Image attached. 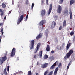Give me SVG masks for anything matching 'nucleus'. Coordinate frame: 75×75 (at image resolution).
Segmentation results:
<instances>
[{
  "label": "nucleus",
  "mask_w": 75,
  "mask_h": 75,
  "mask_svg": "<svg viewBox=\"0 0 75 75\" xmlns=\"http://www.w3.org/2000/svg\"><path fill=\"white\" fill-rule=\"evenodd\" d=\"M74 34V32H71L70 33V35H72Z\"/></svg>",
  "instance_id": "37998d69"
},
{
  "label": "nucleus",
  "mask_w": 75,
  "mask_h": 75,
  "mask_svg": "<svg viewBox=\"0 0 75 75\" xmlns=\"http://www.w3.org/2000/svg\"><path fill=\"white\" fill-rule=\"evenodd\" d=\"M42 34H43L42 33H40V34H39V35L36 37V40H39L40 38H41V37H42Z\"/></svg>",
  "instance_id": "1a4fd4ad"
},
{
  "label": "nucleus",
  "mask_w": 75,
  "mask_h": 75,
  "mask_svg": "<svg viewBox=\"0 0 75 75\" xmlns=\"http://www.w3.org/2000/svg\"><path fill=\"white\" fill-rule=\"evenodd\" d=\"M74 40L75 41V36L74 37Z\"/></svg>",
  "instance_id": "0e129e2a"
},
{
  "label": "nucleus",
  "mask_w": 75,
  "mask_h": 75,
  "mask_svg": "<svg viewBox=\"0 0 75 75\" xmlns=\"http://www.w3.org/2000/svg\"><path fill=\"white\" fill-rule=\"evenodd\" d=\"M62 66V64H61V63H60L58 65V67L59 68H60Z\"/></svg>",
  "instance_id": "58836bf2"
},
{
  "label": "nucleus",
  "mask_w": 75,
  "mask_h": 75,
  "mask_svg": "<svg viewBox=\"0 0 75 75\" xmlns=\"http://www.w3.org/2000/svg\"><path fill=\"white\" fill-rule=\"evenodd\" d=\"M62 28V26H60V27L59 28V30H61V29Z\"/></svg>",
  "instance_id": "de8ad7c7"
},
{
  "label": "nucleus",
  "mask_w": 75,
  "mask_h": 75,
  "mask_svg": "<svg viewBox=\"0 0 75 75\" xmlns=\"http://www.w3.org/2000/svg\"><path fill=\"white\" fill-rule=\"evenodd\" d=\"M71 54H70L69 53H67V58H69L71 56Z\"/></svg>",
  "instance_id": "f704fd0d"
},
{
  "label": "nucleus",
  "mask_w": 75,
  "mask_h": 75,
  "mask_svg": "<svg viewBox=\"0 0 75 75\" xmlns=\"http://www.w3.org/2000/svg\"><path fill=\"white\" fill-rule=\"evenodd\" d=\"M48 72H49V71L48 70H47V71H45V73H44V75H47V74H48Z\"/></svg>",
  "instance_id": "473e14b6"
},
{
  "label": "nucleus",
  "mask_w": 75,
  "mask_h": 75,
  "mask_svg": "<svg viewBox=\"0 0 75 75\" xmlns=\"http://www.w3.org/2000/svg\"><path fill=\"white\" fill-rule=\"evenodd\" d=\"M41 46V43H39L38 44L37 46L36 47V48H38V49H39V48H40V47Z\"/></svg>",
  "instance_id": "412c9836"
},
{
  "label": "nucleus",
  "mask_w": 75,
  "mask_h": 75,
  "mask_svg": "<svg viewBox=\"0 0 75 75\" xmlns=\"http://www.w3.org/2000/svg\"><path fill=\"white\" fill-rule=\"evenodd\" d=\"M40 64V62H38L37 63V65H39Z\"/></svg>",
  "instance_id": "bf43d9fd"
},
{
  "label": "nucleus",
  "mask_w": 75,
  "mask_h": 75,
  "mask_svg": "<svg viewBox=\"0 0 75 75\" xmlns=\"http://www.w3.org/2000/svg\"><path fill=\"white\" fill-rule=\"evenodd\" d=\"M9 68H10L9 66H7V71H9Z\"/></svg>",
  "instance_id": "79ce46f5"
},
{
  "label": "nucleus",
  "mask_w": 75,
  "mask_h": 75,
  "mask_svg": "<svg viewBox=\"0 0 75 75\" xmlns=\"http://www.w3.org/2000/svg\"><path fill=\"white\" fill-rule=\"evenodd\" d=\"M70 63H71V62H70V63L68 65L67 67V69H69V66H70V65H71Z\"/></svg>",
  "instance_id": "2f4dec72"
},
{
  "label": "nucleus",
  "mask_w": 75,
  "mask_h": 75,
  "mask_svg": "<svg viewBox=\"0 0 75 75\" xmlns=\"http://www.w3.org/2000/svg\"><path fill=\"white\" fill-rule=\"evenodd\" d=\"M34 42H35V41H34V40H31V42H30V50H32V49H33V48L34 47Z\"/></svg>",
  "instance_id": "39448f33"
},
{
  "label": "nucleus",
  "mask_w": 75,
  "mask_h": 75,
  "mask_svg": "<svg viewBox=\"0 0 75 75\" xmlns=\"http://www.w3.org/2000/svg\"><path fill=\"white\" fill-rule=\"evenodd\" d=\"M54 58L53 56H52L50 57V59L51 60V61H52V60H54Z\"/></svg>",
  "instance_id": "393cba45"
},
{
  "label": "nucleus",
  "mask_w": 75,
  "mask_h": 75,
  "mask_svg": "<svg viewBox=\"0 0 75 75\" xmlns=\"http://www.w3.org/2000/svg\"><path fill=\"white\" fill-rule=\"evenodd\" d=\"M40 58H42V51H40V52L38 54Z\"/></svg>",
  "instance_id": "ddd939ff"
},
{
  "label": "nucleus",
  "mask_w": 75,
  "mask_h": 75,
  "mask_svg": "<svg viewBox=\"0 0 75 75\" xmlns=\"http://www.w3.org/2000/svg\"><path fill=\"white\" fill-rule=\"evenodd\" d=\"M7 59V57L6 56H4V57L2 58V60H1V64H3L4 61Z\"/></svg>",
  "instance_id": "f8f14e48"
},
{
  "label": "nucleus",
  "mask_w": 75,
  "mask_h": 75,
  "mask_svg": "<svg viewBox=\"0 0 75 75\" xmlns=\"http://www.w3.org/2000/svg\"><path fill=\"white\" fill-rule=\"evenodd\" d=\"M32 75V73H31V71H28V75Z\"/></svg>",
  "instance_id": "c85d7f7f"
},
{
  "label": "nucleus",
  "mask_w": 75,
  "mask_h": 75,
  "mask_svg": "<svg viewBox=\"0 0 75 75\" xmlns=\"http://www.w3.org/2000/svg\"><path fill=\"white\" fill-rule=\"evenodd\" d=\"M58 67H57L54 70V75H57V72H58Z\"/></svg>",
  "instance_id": "4468645a"
},
{
  "label": "nucleus",
  "mask_w": 75,
  "mask_h": 75,
  "mask_svg": "<svg viewBox=\"0 0 75 75\" xmlns=\"http://www.w3.org/2000/svg\"><path fill=\"white\" fill-rule=\"evenodd\" d=\"M64 1V0H60L59 1V3L60 4H62Z\"/></svg>",
  "instance_id": "4c0bfd02"
},
{
  "label": "nucleus",
  "mask_w": 75,
  "mask_h": 75,
  "mask_svg": "<svg viewBox=\"0 0 75 75\" xmlns=\"http://www.w3.org/2000/svg\"><path fill=\"white\" fill-rule=\"evenodd\" d=\"M0 15H1V17H2V16L4 15V12L2 11V12H1Z\"/></svg>",
  "instance_id": "ea45409f"
},
{
  "label": "nucleus",
  "mask_w": 75,
  "mask_h": 75,
  "mask_svg": "<svg viewBox=\"0 0 75 75\" xmlns=\"http://www.w3.org/2000/svg\"><path fill=\"white\" fill-rule=\"evenodd\" d=\"M17 74H18V73H15L14 74V75H17Z\"/></svg>",
  "instance_id": "69168bd1"
},
{
  "label": "nucleus",
  "mask_w": 75,
  "mask_h": 75,
  "mask_svg": "<svg viewBox=\"0 0 75 75\" xmlns=\"http://www.w3.org/2000/svg\"><path fill=\"white\" fill-rule=\"evenodd\" d=\"M64 14H66V10H65L64 11Z\"/></svg>",
  "instance_id": "5fc2aeb1"
},
{
  "label": "nucleus",
  "mask_w": 75,
  "mask_h": 75,
  "mask_svg": "<svg viewBox=\"0 0 75 75\" xmlns=\"http://www.w3.org/2000/svg\"><path fill=\"white\" fill-rule=\"evenodd\" d=\"M73 50H70V51H69V53L70 54H72V53H73Z\"/></svg>",
  "instance_id": "bb28decb"
},
{
  "label": "nucleus",
  "mask_w": 75,
  "mask_h": 75,
  "mask_svg": "<svg viewBox=\"0 0 75 75\" xmlns=\"http://www.w3.org/2000/svg\"><path fill=\"white\" fill-rule=\"evenodd\" d=\"M3 29H4L3 28H1L0 31L1 33H2V35H3V34H4V32L3 31Z\"/></svg>",
  "instance_id": "cd10ccee"
},
{
  "label": "nucleus",
  "mask_w": 75,
  "mask_h": 75,
  "mask_svg": "<svg viewBox=\"0 0 75 75\" xmlns=\"http://www.w3.org/2000/svg\"><path fill=\"white\" fill-rule=\"evenodd\" d=\"M36 49H35V50L34 51V53L35 54V53H37V51H38V50H39V49H38V48H36Z\"/></svg>",
  "instance_id": "c756f323"
},
{
  "label": "nucleus",
  "mask_w": 75,
  "mask_h": 75,
  "mask_svg": "<svg viewBox=\"0 0 75 75\" xmlns=\"http://www.w3.org/2000/svg\"><path fill=\"white\" fill-rule=\"evenodd\" d=\"M11 13V11H9L8 13V14H10Z\"/></svg>",
  "instance_id": "052dcab7"
},
{
  "label": "nucleus",
  "mask_w": 75,
  "mask_h": 75,
  "mask_svg": "<svg viewBox=\"0 0 75 75\" xmlns=\"http://www.w3.org/2000/svg\"><path fill=\"white\" fill-rule=\"evenodd\" d=\"M36 75H39L38 73H36Z\"/></svg>",
  "instance_id": "338daca9"
},
{
  "label": "nucleus",
  "mask_w": 75,
  "mask_h": 75,
  "mask_svg": "<svg viewBox=\"0 0 75 75\" xmlns=\"http://www.w3.org/2000/svg\"><path fill=\"white\" fill-rule=\"evenodd\" d=\"M24 18V15H21L19 18L18 19V22H17V24H19L21 21L22 20H23V18Z\"/></svg>",
  "instance_id": "f03ea898"
},
{
  "label": "nucleus",
  "mask_w": 75,
  "mask_h": 75,
  "mask_svg": "<svg viewBox=\"0 0 75 75\" xmlns=\"http://www.w3.org/2000/svg\"><path fill=\"white\" fill-rule=\"evenodd\" d=\"M46 3L47 5H48V0H46Z\"/></svg>",
  "instance_id": "09e8293b"
},
{
  "label": "nucleus",
  "mask_w": 75,
  "mask_h": 75,
  "mask_svg": "<svg viewBox=\"0 0 75 75\" xmlns=\"http://www.w3.org/2000/svg\"><path fill=\"white\" fill-rule=\"evenodd\" d=\"M52 4H50V5L49 9L48 11V15L50 14L52 10Z\"/></svg>",
  "instance_id": "423d86ee"
},
{
  "label": "nucleus",
  "mask_w": 75,
  "mask_h": 75,
  "mask_svg": "<svg viewBox=\"0 0 75 75\" xmlns=\"http://www.w3.org/2000/svg\"><path fill=\"white\" fill-rule=\"evenodd\" d=\"M3 11V9H0V12H2Z\"/></svg>",
  "instance_id": "4d7b16f0"
},
{
  "label": "nucleus",
  "mask_w": 75,
  "mask_h": 75,
  "mask_svg": "<svg viewBox=\"0 0 75 75\" xmlns=\"http://www.w3.org/2000/svg\"><path fill=\"white\" fill-rule=\"evenodd\" d=\"M1 37V36H0V43L1 42V39H0Z\"/></svg>",
  "instance_id": "e2e57ef3"
},
{
  "label": "nucleus",
  "mask_w": 75,
  "mask_h": 75,
  "mask_svg": "<svg viewBox=\"0 0 75 75\" xmlns=\"http://www.w3.org/2000/svg\"><path fill=\"white\" fill-rule=\"evenodd\" d=\"M3 25V23H0V26H2Z\"/></svg>",
  "instance_id": "3c124183"
},
{
  "label": "nucleus",
  "mask_w": 75,
  "mask_h": 75,
  "mask_svg": "<svg viewBox=\"0 0 75 75\" xmlns=\"http://www.w3.org/2000/svg\"><path fill=\"white\" fill-rule=\"evenodd\" d=\"M46 23V21H45V20H42V21H41L40 23H39V25H42V30H43L44 29V27L43 26V24H44L45 23Z\"/></svg>",
  "instance_id": "20e7f679"
},
{
  "label": "nucleus",
  "mask_w": 75,
  "mask_h": 75,
  "mask_svg": "<svg viewBox=\"0 0 75 75\" xmlns=\"http://www.w3.org/2000/svg\"><path fill=\"white\" fill-rule=\"evenodd\" d=\"M74 3H75V0H71L70 1V5H72Z\"/></svg>",
  "instance_id": "a211bd4d"
},
{
  "label": "nucleus",
  "mask_w": 75,
  "mask_h": 75,
  "mask_svg": "<svg viewBox=\"0 0 75 75\" xmlns=\"http://www.w3.org/2000/svg\"><path fill=\"white\" fill-rule=\"evenodd\" d=\"M55 65L54 64L50 67V69H53L55 68Z\"/></svg>",
  "instance_id": "aec40b11"
},
{
  "label": "nucleus",
  "mask_w": 75,
  "mask_h": 75,
  "mask_svg": "<svg viewBox=\"0 0 75 75\" xmlns=\"http://www.w3.org/2000/svg\"><path fill=\"white\" fill-rule=\"evenodd\" d=\"M4 19H5V20H6V16H5Z\"/></svg>",
  "instance_id": "680f3d73"
},
{
  "label": "nucleus",
  "mask_w": 75,
  "mask_h": 75,
  "mask_svg": "<svg viewBox=\"0 0 75 75\" xmlns=\"http://www.w3.org/2000/svg\"><path fill=\"white\" fill-rule=\"evenodd\" d=\"M40 13L42 16V17H43V16H45V14H46V11H45V10L43 9V10H42L40 11Z\"/></svg>",
  "instance_id": "0eeeda50"
},
{
  "label": "nucleus",
  "mask_w": 75,
  "mask_h": 75,
  "mask_svg": "<svg viewBox=\"0 0 75 75\" xmlns=\"http://www.w3.org/2000/svg\"><path fill=\"white\" fill-rule=\"evenodd\" d=\"M16 49L15 48L13 47L12 50L11 52V57H14L16 54Z\"/></svg>",
  "instance_id": "7ed1b4c3"
},
{
  "label": "nucleus",
  "mask_w": 75,
  "mask_h": 75,
  "mask_svg": "<svg viewBox=\"0 0 75 75\" xmlns=\"http://www.w3.org/2000/svg\"><path fill=\"white\" fill-rule=\"evenodd\" d=\"M55 25H56V23L55 22H53L50 27L51 28V29H53V28L55 27Z\"/></svg>",
  "instance_id": "9b49d317"
},
{
  "label": "nucleus",
  "mask_w": 75,
  "mask_h": 75,
  "mask_svg": "<svg viewBox=\"0 0 75 75\" xmlns=\"http://www.w3.org/2000/svg\"><path fill=\"white\" fill-rule=\"evenodd\" d=\"M4 75H7L8 74V73L6 71V68H5L4 71Z\"/></svg>",
  "instance_id": "6ab92c4d"
},
{
  "label": "nucleus",
  "mask_w": 75,
  "mask_h": 75,
  "mask_svg": "<svg viewBox=\"0 0 75 75\" xmlns=\"http://www.w3.org/2000/svg\"><path fill=\"white\" fill-rule=\"evenodd\" d=\"M44 57L45 59H47V58H48V55L47 54H45L44 56Z\"/></svg>",
  "instance_id": "a878e982"
},
{
  "label": "nucleus",
  "mask_w": 75,
  "mask_h": 75,
  "mask_svg": "<svg viewBox=\"0 0 75 75\" xmlns=\"http://www.w3.org/2000/svg\"><path fill=\"white\" fill-rule=\"evenodd\" d=\"M64 59H66V56H65L64 57Z\"/></svg>",
  "instance_id": "774afa93"
},
{
  "label": "nucleus",
  "mask_w": 75,
  "mask_h": 75,
  "mask_svg": "<svg viewBox=\"0 0 75 75\" xmlns=\"http://www.w3.org/2000/svg\"><path fill=\"white\" fill-rule=\"evenodd\" d=\"M46 50L47 51H48L49 52H50V45H47Z\"/></svg>",
  "instance_id": "2eb2a0df"
},
{
  "label": "nucleus",
  "mask_w": 75,
  "mask_h": 75,
  "mask_svg": "<svg viewBox=\"0 0 75 75\" xmlns=\"http://www.w3.org/2000/svg\"><path fill=\"white\" fill-rule=\"evenodd\" d=\"M2 8H6V4H4V2L2 3Z\"/></svg>",
  "instance_id": "4be33fe9"
},
{
  "label": "nucleus",
  "mask_w": 75,
  "mask_h": 75,
  "mask_svg": "<svg viewBox=\"0 0 75 75\" xmlns=\"http://www.w3.org/2000/svg\"><path fill=\"white\" fill-rule=\"evenodd\" d=\"M66 25V21L64 20L63 22V27H64Z\"/></svg>",
  "instance_id": "5701e85b"
},
{
  "label": "nucleus",
  "mask_w": 75,
  "mask_h": 75,
  "mask_svg": "<svg viewBox=\"0 0 75 75\" xmlns=\"http://www.w3.org/2000/svg\"><path fill=\"white\" fill-rule=\"evenodd\" d=\"M58 7L57 9V11L58 13L60 14V13H61V12H62V6L59 5H58Z\"/></svg>",
  "instance_id": "f257e3e1"
},
{
  "label": "nucleus",
  "mask_w": 75,
  "mask_h": 75,
  "mask_svg": "<svg viewBox=\"0 0 75 75\" xmlns=\"http://www.w3.org/2000/svg\"><path fill=\"white\" fill-rule=\"evenodd\" d=\"M52 74H53V71H52L50 72L49 74H50V75H52Z\"/></svg>",
  "instance_id": "49530a36"
},
{
  "label": "nucleus",
  "mask_w": 75,
  "mask_h": 75,
  "mask_svg": "<svg viewBox=\"0 0 75 75\" xmlns=\"http://www.w3.org/2000/svg\"><path fill=\"white\" fill-rule=\"evenodd\" d=\"M28 0H26V1H25V4L27 5L28 4Z\"/></svg>",
  "instance_id": "a18cd8bd"
},
{
  "label": "nucleus",
  "mask_w": 75,
  "mask_h": 75,
  "mask_svg": "<svg viewBox=\"0 0 75 75\" xmlns=\"http://www.w3.org/2000/svg\"><path fill=\"white\" fill-rule=\"evenodd\" d=\"M70 45H71L70 43H69V44H67V46L66 47L67 51H68V50L69 49V48Z\"/></svg>",
  "instance_id": "f3484780"
},
{
  "label": "nucleus",
  "mask_w": 75,
  "mask_h": 75,
  "mask_svg": "<svg viewBox=\"0 0 75 75\" xmlns=\"http://www.w3.org/2000/svg\"><path fill=\"white\" fill-rule=\"evenodd\" d=\"M38 54H36L34 56V58H35V59L37 58H38Z\"/></svg>",
  "instance_id": "7c9ffc66"
},
{
  "label": "nucleus",
  "mask_w": 75,
  "mask_h": 75,
  "mask_svg": "<svg viewBox=\"0 0 75 75\" xmlns=\"http://www.w3.org/2000/svg\"><path fill=\"white\" fill-rule=\"evenodd\" d=\"M57 48L59 50H61V47L59 46H57Z\"/></svg>",
  "instance_id": "b1692460"
},
{
  "label": "nucleus",
  "mask_w": 75,
  "mask_h": 75,
  "mask_svg": "<svg viewBox=\"0 0 75 75\" xmlns=\"http://www.w3.org/2000/svg\"><path fill=\"white\" fill-rule=\"evenodd\" d=\"M24 21H26L27 20V18H24Z\"/></svg>",
  "instance_id": "8fccbe9b"
},
{
  "label": "nucleus",
  "mask_w": 75,
  "mask_h": 75,
  "mask_svg": "<svg viewBox=\"0 0 75 75\" xmlns=\"http://www.w3.org/2000/svg\"><path fill=\"white\" fill-rule=\"evenodd\" d=\"M54 41L55 42H56L57 43L58 42V38H54Z\"/></svg>",
  "instance_id": "72a5a7b5"
},
{
  "label": "nucleus",
  "mask_w": 75,
  "mask_h": 75,
  "mask_svg": "<svg viewBox=\"0 0 75 75\" xmlns=\"http://www.w3.org/2000/svg\"><path fill=\"white\" fill-rule=\"evenodd\" d=\"M48 63H44L42 64L41 66V68H46L48 65Z\"/></svg>",
  "instance_id": "6e6552de"
},
{
  "label": "nucleus",
  "mask_w": 75,
  "mask_h": 75,
  "mask_svg": "<svg viewBox=\"0 0 75 75\" xmlns=\"http://www.w3.org/2000/svg\"><path fill=\"white\" fill-rule=\"evenodd\" d=\"M51 53H52V54H53L54 53V50H52V51H51Z\"/></svg>",
  "instance_id": "603ef678"
},
{
  "label": "nucleus",
  "mask_w": 75,
  "mask_h": 75,
  "mask_svg": "<svg viewBox=\"0 0 75 75\" xmlns=\"http://www.w3.org/2000/svg\"><path fill=\"white\" fill-rule=\"evenodd\" d=\"M16 59L17 60V61H18L19 60V57H17Z\"/></svg>",
  "instance_id": "864d4df0"
},
{
  "label": "nucleus",
  "mask_w": 75,
  "mask_h": 75,
  "mask_svg": "<svg viewBox=\"0 0 75 75\" xmlns=\"http://www.w3.org/2000/svg\"><path fill=\"white\" fill-rule=\"evenodd\" d=\"M8 53V51H6L4 53V55L5 57H6L7 56V53Z\"/></svg>",
  "instance_id": "c9c22d12"
},
{
  "label": "nucleus",
  "mask_w": 75,
  "mask_h": 75,
  "mask_svg": "<svg viewBox=\"0 0 75 75\" xmlns=\"http://www.w3.org/2000/svg\"><path fill=\"white\" fill-rule=\"evenodd\" d=\"M41 3L42 5H43L44 4V0H42L41 1Z\"/></svg>",
  "instance_id": "c03bdc74"
},
{
  "label": "nucleus",
  "mask_w": 75,
  "mask_h": 75,
  "mask_svg": "<svg viewBox=\"0 0 75 75\" xmlns=\"http://www.w3.org/2000/svg\"><path fill=\"white\" fill-rule=\"evenodd\" d=\"M28 15H27L26 17V19H28Z\"/></svg>",
  "instance_id": "6e6d98bb"
},
{
  "label": "nucleus",
  "mask_w": 75,
  "mask_h": 75,
  "mask_svg": "<svg viewBox=\"0 0 75 75\" xmlns=\"http://www.w3.org/2000/svg\"><path fill=\"white\" fill-rule=\"evenodd\" d=\"M54 65L56 66L57 65H58V61H56L54 63Z\"/></svg>",
  "instance_id": "e433bc0d"
},
{
  "label": "nucleus",
  "mask_w": 75,
  "mask_h": 75,
  "mask_svg": "<svg viewBox=\"0 0 75 75\" xmlns=\"http://www.w3.org/2000/svg\"><path fill=\"white\" fill-rule=\"evenodd\" d=\"M48 30L47 29L45 31V35L46 36V38H47L48 36Z\"/></svg>",
  "instance_id": "9d476101"
},
{
  "label": "nucleus",
  "mask_w": 75,
  "mask_h": 75,
  "mask_svg": "<svg viewBox=\"0 0 75 75\" xmlns=\"http://www.w3.org/2000/svg\"><path fill=\"white\" fill-rule=\"evenodd\" d=\"M34 3H33L31 6L32 9V10L33 9V7H34Z\"/></svg>",
  "instance_id": "a19ab883"
},
{
  "label": "nucleus",
  "mask_w": 75,
  "mask_h": 75,
  "mask_svg": "<svg viewBox=\"0 0 75 75\" xmlns=\"http://www.w3.org/2000/svg\"><path fill=\"white\" fill-rule=\"evenodd\" d=\"M66 15H67V16H68V11L66 12Z\"/></svg>",
  "instance_id": "13d9d810"
},
{
  "label": "nucleus",
  "mask_w": 75,
  "mask_h": 75,
  "mask_svg": "<svg viewBox=\"0 0 75 75\" xmlns=\"http://www.w3.org/2000/svg\"><path fill=\"white\" fill-rule=\"evenodd\" d=\"M70 18L71 19L72 18V11L71 9L70 10Z\"/></svg>",
  "instance_id": "dca6fc26"
}]
</instances>
